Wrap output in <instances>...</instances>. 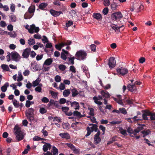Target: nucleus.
<instances>
[{"label": "nucleus", "instance_id": "nucleus-45", "mask_svg": "<svg viewBox=\"0 0 155 155\" xmlns=\"http://www.w3.org/2000/svg\"><path fill=\"white\" fill-rule=\"evenodd\" d=\"M23 79V77L21 74V72L20 73L19 72H18V76L17 81H22Z\"/></svg>", "mask_w": 155, "mask_h": 155}, {"label": "nucleus", "instance_id": "nucleus-55", "mask_svg": "<svg viewBox=\"0 0 155 155\" xmlns=\"http://www.w3.org/2000/svg\"><path fill=\"white\" fill-rule=\"evenodd\" d=\"M150 131L149 130H148L146 131L143 130L141 132V133L145 135H147L150 133Z\"/></svg>", "mask_w": 155, "mask_h": 155}, {"label": "nucleus", "instance_id": "nucleus-38", "mask_svg": "<svg viewBox=\"0 0 155 155\" xmlns=\"http://www.w3.org/2000/svg\"><path fill=\"white\" fill-rule=\"evenodd\" d=\"M28 41V44L30 45H32L35 44V41L34 39L30 38Z\"/></svg>", "mask_w": 155, "mask_h": 155}, {"label": "nucleus", "instance_id": "nucleus-39", "mask_svg": "<svg viewBox=\"0 0 155 155\" xmlns=\"http://www.w3.org/2000/svg\"><path fill=\"white\" fill-rule=\"evenodd\" d=\"M119 110L120 113V112L124 114H126L127 113V112L124 108H119Z\"/></svg>", "mask_w": 155, "mask_h": 155}, {"label": "nucleus", "instance_id": "nucleus-41", "mask_svg": "<svg viewBox=\"0 0 155 155\" xmlns=\"http://www.w3.org/2000/svg\"><path fill=\"white\" fill-rule=\"evenodd\" d=\"M73 24V22L72 21L70 20L68 21L67 22H66V27H67V28L66 30L68 29V28L70 26H71Z\"/></svg>", "mask_w": 155, "mask_h": 155}, {"label": "nucleus", "instance_id": "nucleus-25", "mask_svg": "<svg viewBox=\"0 0 155 155\" xmlns=\"http://www.w3.org/2000/svg\"><path fill=\"white\" fill-rule=\"evenodd\" d=\"M35 10V6L32 5L30 6L28 9V11L30 14L34 13Z\"/></svg>", "mask_w": 155, "mask_h": 155}, {"label": "nucleus", "instance_id": "nucleus-57", "mask_svg": "<svg viewBox=\"0 0 155 155\" xmlns=\"http://www.w3.org/2000/svg\"><path fill=\"white\" fill-rule=\"evenodd\" d=\"M61 58L64 60L65 61L67 59V57L64 52H61Z\"/></svg>", "mask_w": 155, "mask_h": 155}, {"label": "nucleus", "instance_id": "nucleus-23", "mask_svg": "<svg viewBox=\"0 0 155 155\" xmlns=\"http://www.w3.org/2000/svg\"><path fill=\"white\" fill-rule=\"evenodd\" d=\"M9 86V83L8 82H6L4 85L2 86L1 87V91L3 92H5L7 90V88Z\"/></svg>", "mask_w": 155, "mask_h": 155}, {"label": "nucleus", "instance_id": "nucleus-53", "mask_svg": "<svg viewBox=\"0 0 155 155\" xmlns=\"http://www.w3.org/2000/svg\"><path fill=\"white\" fill-rule=\"evenodd\" d=\"M127 132L130 134H134V131L130 127H129L127 128Z\"/></svg>", "mask_w": 155, "mask_h": 155}, {"label": "nucleus", "instance_id": "nucleus-9", "mask_svg": "<svg viewBox=\"0 0 155 155\" xmlns=\"http://www.w3.org/2000/svg\"><path fill=\"white\" fill-rule=\"evenodd\" d=\"M31 51L30 48H28L25 49L22 53V56L24 58H28L30 54Z\"/></svg>", "mask_w": 155, "mask_h": 155}, {"label": "nucleus", "instance_id": "nucleus-63", "mask_svg": "<svg viewBox=\"0 0 155 155\" xmlns=\"http://www.w3.org/2000/svg\"><path fill=\"white\" fill-rule=\"evenodd\" d=\"M65 145L70 148L72 150L75 147L73 144L71 143H66Z\"/></svg>", "mask_w": 155, "mask_h": 155}, {"label": "nucleus", "instance_id": "nucleus-58", "mask_svg": "<svg viewBox=\"0 0 155 155\" xmlns=\"http://www.w3.org/2000/svg\"><path fill=\"white\" fill-rule=\"evenodd\" d=\"M45 127H44L41 131V132L43 133L44 136H47L48 135V132L45 129Z\"/></svg>", "mask_w": 155, "mask_h": 155}, {"label": "nucleus", "instance_id": "nucleus-33", "mask_svg": "<svg viewBox=\"0 0 155 155\" xmlns=\"http://www.w3.org/2000/svg\"><path fill=\"white\" fill-rule=\"evenodd\" d=\"M117 137L116 136L113 137L110 139V140L108 141L107 144L109 145L112 143L114 142L117 141Z\"/></svg>", "mask_w": 155, "mask_h": 155}, {"label": "nucleus", "instance_id": "nucleus-3", "mask_svg": "<svg viewBox=\"0 0 155 155\" xmlns=\"http://www.w3.org/2000/svg\"><path fill=\"white\" fill-rule=\"evenodd\" d=\"M34 109L32 108H29L26 111V116L27 117V119L30 122L33 121L34 119Z\"/></svg>", "mask_w": 155, "mask_h": 155}, {"label": "nucleus", "instance_id": "nucleus-37", "mask_svg": "<svg viewBox=\"0 0 155 155\" xmlns=\"http://www.w3.org/2000/svg\"><path fill=\"white\" fill-rule=\"evenodd\" d=\"M33 15L32 16L29 13H26L24 15V18L25 19H29L31 18Z\"/></svg>", "mask_w": 155, "mask_h": 155}, {"label": "nucleus", "instance_id": "nucleus-35", "mask_svg": "<svg viewBox=\"0 0 155 155\" xmlns=\"http://www.w3.org/2000/svg\"><path fill=\"white\" fill-rule=\"evenodd\" d=\"M110 6L112 10H114L117 9V5L115 3L113 2L111 4Z\"/></svg>", "mask_w": 155, "mask_h": 155}, {"label": "nucleus", "instance_id": "nucleus-11", "mask_svg": "<svg viewBox=\"0 0 155 155\" xmlns=\"http://www.w3.org/2000/svg\"><path fill=\"white\" fill-rule=\"evenodd\" d=\"M50 13L54 17L59 16L61 14H63L61 11H57L53 9H51L50 10Z\"/></svg>", "mask_w": 155, "mask_h": 155}, {"label": "nucleus", "instance_id": "nucleus-52", "mask_svg": "<svg viewBox=\"0 0 155 155\" xmlns=\"http://www.w3.org/2000/svg\"><path fill=\"white\" fill-rule=\"evenodd\" d=\"M10 8L11 12H14L15 10V5L13 3L11 4L10 6Z\"/></svg>", "mask_w": 155, "mask_h": 155}, {"label": "nucleus", "instance_id": "nucleus-13", "mask_svg": "<svg viewBox=\"0 0 155 155\" xmlns=\"http://www.w3.org/2000/svg\"><path fill=\"white\" fill-rule=\"evenodd\" d=\"M93 17L98 21H100L102 18L101 15L99 13H94L92 15Z\"/></svg>", "mask_w": 155, "mask_h": 155}, {"label": "nucleus", "instance_id": "nucleus-54", "mask_svg": "<svg viewBox=\"0 0 155 155\" xmlns=\"http://www.w3.org/2000/svg\"><path fill=\"white\" fill-rule=\"evenodd\" d=\"M73 115L79 117L80 115H81V114L80 112L78 111L75 110L73 112Z\"/></svg>", "mask_w": 155, "mask_h": 155}, {"label": "nucleus", "instance_id": "nucleus-4", "mask_svg": "<svg viewBox=\"0 0 155 155\" xmlns=\"http://www.w3.org/2000/svg\"><path fill=\"white\" fill-rule=\"evenodd\" d=\"M111 19L113 20L116 21L123 18V16L120 12H117L113 13L111 15Z\"/></svg>", "mask_w": 155, "mask_h": 155}, {"label": "nucleus", "instance_id": "nucleus-59", "mask_svg": "<svg viewBox=\"0 0 155 155\" xmlns=\"http://www.w3.org/2000/svg\"><path fill=\"white\" fill-rule=\"evenodd\" d=\"M109 0H104V4L106 6H108L110 5Z\"/></svg>", "mask_w": 155, "mask_h": 155}, {"label": "nucleus", "instance_id": "nucleus-19", "mask_svg": "<svg viewBox=\"0 0 155 155\" xmlns=\"http://www.w3.org/2000/svg\"><path fill=\"white\" fill-rule=\"evenodd\" d=\"M124 26V25H122L121 26L118 27L116 25L113 24H111L110 25V26L112 28V29L114 30L115 31H120V29Z\"/></svg>", "mask_w": 155, "mask_h": 155}, {"label": "nucleus", "instance_id": "nucleus-36", "mask_svg": "<svg viewBox=\"0 0 155 155\" xmlns=\"http://www.w3.org/2000/svg\"><path fill=\"white\" fill-rule=\"evenodd\" d=\"M1 67L4 70L6 71H9V69L8 66L5 64H2L1 65Z\"/></svg>", "mask_w": 155, "mask_h": 155}, {"label": "nucleus", "instance_id": "nucleus-42", "mask_svg": "<svg viewBox=\"0 0 155 155\" xmlns=\"http://www.w3.org/2000/svg\"><path fill=\"white\" fill-rule=\"evenodd\" d=\"M97 127V124H95L93 126H92L90 128V129H91V130H93V132L94 131L95 132H97L98 130Z\"/></svg>", "mask_w": 155, "mask_h": 155}, {"label": "nucleus", "instance_id": "nucleus-61", "mask_svg": "<svg viewBox=\"0 0 155 155\" xmlns=\"http://www.w3.org/2000/svg\"><path fill=\"white\" fill-rule=\"evenodd\" d=\"M66 102V100L64 98H61L59 100V103L61 104H64Z\"/></svg>", "mask_w": 155, "mask_h": 155}, {"label": "nucleus", "instance_id": "nucleus-31", "mask_svg": "<svg viewBox=\"0 0 155 155\" xmlns=\"http://www.w3.org/2000/svg\"><path fill=\"white\" fill-rule=\"evenodd\" d=\"M70 93L69 89H66L63 92V95L64 97H67L70 94Z\"/></svg>", "mask_w": 155, "mask_h": 155}, {"label": "nucleus", "instance_id": "nucleus-12", "mask_svg": "<svg viewBox=\"0 0 155 155\" xmlns=\"http://www.w3.org/2000/svg\"><path fill=\"white\" fill-rule=\"evenodd\" d=\"M128 90L130 91L133 92L136 91L137 88L135 84L131 85L129 84L127 86Z\"/></svg>", "mask_w": 155, "mask_h": 155}, {"label": "nucleus", "instance_id": "nucleus-40", "mask_svg": "<svg viewBox=\"0 0 155 155\" xmlns=\"http://www.w3.org/2000/svg\"><path fill=\"white\" fill-rule=\"evenodd\" d=\"M58 68L61 71H64L66 68V67L64 65L60 64L58 66Z\"/></svg>", "mask_w": 155, "mask_h": 155}, {"label": "nucleus", "instance_id": "nucleus-6", "mask_svg": "<svg viewBox=\"0 0 155 155\" xmlns=\"http://www.w3.org/2000/svg\"><path fill=\"white\" fill-rule=\"evenodd\" d=\"M117 71L122 75H124L128 72V71L127 69L122 67L117 68Z\"/></svg>", "mask_w": 155, "mask_h": 155}, {"label": "nucleus", "instance_id": "nucleus-10", "mask_svg": "<svg viewBox=\"0 0 155 155\" xmlns=\"http://www.w3.org/2000/svg\"><path fill=\"white\" fill-rule=\"evenodd\" d=\"M38 33L39 31V28L38 27H35V25L33 24L30 26V28L29 30V32L31 34H33L34 32Z\"/></svg>", "mask_w": 155, "mask_h": 155}, {"label": "nucleus", "instance_id": "nucleus-24", "mask_svg": "<svg viewBox=\"0 0 155 155\" xmlns=\"http://www.w3.org/2000/svg\"><path fill=\"white\" fill-rule=\"evenodd\" d=\"M127 97L124 96L123 99V102L126 104H133V100L126 99Z\"/></svg>", "mask_w": 155, "mask_h": 155}, {"label": "nucleus", "instance_id": "nucleus-8", "mask_svg": "<svg viewBox=\"0 0 155 155\" xmlns=\"http://www.w3.org/2000/svg\"><path fill=\"white\" fill-rule=\"evenodd\" d=\"M100 135V131L99 130L97 131V134L94 135V143L96 145L99 144L101 141V139L99 137Z\"/></svg>", "mask_w": 155, "mask_h": 155}, {"label": "nucleus", "instance_id": "nucleus-56", "mask_svg": "<svg viewBox=\"0 0 155 155\" xmlns=\"http://www.w3.org/2000/svg\"><path fill=\"white\" fill-rule=\"evenodd\" d=\"M61 109L64 112L65 114V113L67 112V111L69 110V108L67 107H62Z\"/></svg>", "mask_w": 155, "mask_h": 155}, {"label": "nucleus", "instance_id": "nucleus-16", "mask_svg": "<svg viewBox=\"0 0 155 155\" xmlns=\"http://www.w3.org/2000/svg\"><path fill=\"white\" fill-rule=\"evenodd\" d=\"M51 148V145L49 143H46L43 147V150L44 152L47 151L48 149L50 150Z\"/></svg>", "mask_w": 155, "mask_h": 155}, {"label": "nucleus", "instance_id": "nucleus-43", "mask_svg": "<svg viewBox=\"0 0 155 155\" xmlns=\"http://www.w3.org/2000/svg\"><path fill=\"white\" fill-rule=\"evenodd\" d=\"M88 110H90L89 114L92 116H93L94 115V109L92 108H88Z\"/></svg>", "mask_w": 155, "mask_h": 155}, {"label": "nucleus", "instance_id": "nucleus-22", "mask_svg": "<svg viewBox=\"0 0 155 155\" xmlns=\"http://www.w3.org/2000/svg\"><path fill=\"white\" fill-rule=\"evenodd\" d=\"M52 47V45L51 43H47L45 45L44 49V51L46 52L47 54L48 53L49 51L47 49V48H51Z\"/></svg>", "mask_w": 155, "mask_h": 155}, {"label": "nucleus", "instance_id": "nucleus-29", "mask_svg": "<svg viewBox=\"0 0 155 155\" xmlns=\"http://www.w3.org/2000/svg\"><path fill=\"white\" fill-rule=\"evenodd\" d=\"M47 5L48 4L46 3H42L39 5L38 8L40 9L44 10Z\"/></svg>", "mask_w": 155, "mask_h": 155}, {"label": "nucleus", "instance_id": "nucleus-48", "mask_svg": "<svg viewBox=\"0 0 155 155\" xmlns=\"http://www.w3.org/2000/svg\"><path fill=\"white\" fill-rule=\"evenodd\" d=\"M54 80L56 82H60L61 80V77L59 75H56L55 77Z\"/></svg>", "mask_w": 155, "mask_h": 155}, {"label": "nucleus", "instance_id": "nucleus-64", "mask_svg": "<svg viewBox=\"0 0 155 155\" xmlns=\"http://www.w3.org/2000/svg\"><path fill=\"white\" fill-rule=\"evenodd\" d=\"M121 129L122 130H120V133L124 135L125 136L127 135V133L126 130H123L122 128H121Z\"/></svg>", "mask_w": 155, "mask_h": 155}, {"label": "nucleus", "instance_id": "nucleus-49", "mask_svg": "<svg viewBox=\"0 0 155 155\" xmlns=\"http://www.w3.org/2000/svg\"><path fill=\"white\" fill-rule=\"evenodd\" d=\"M8 34L11 37H15L16 36V34L15 32L10 31L8 32Z\"/></svg>", "mask_w": 155, "mask_h": 155}, {"label": "nucleus", "instance_id": "nucleus-32", "mask_svg": "<svg viewBox=\"0 0 155 155\" xmlns=\"http://www.w3.org/2000/svg\"><path fill=\"white\" fill-rule=\"evenodd\" d=\"M13 104L16 108L19 107L20 106L19 102L16 99H14L13 101Z\"/></svg>", "mask_w": 155, "mask_h": 155}, {"label": "nucleus", "instance_id": "nucleus-27", "mask_svg": "<svg viewBox=\"0 0 155 155\" xmlns=\"http://www.w3.org/2000/svg\"><path fill=\"white\" fill-rule=\"evenodd\" d=\"M40 81L41 79L39 78H38L35 81L33 82V86L34 87L37 86L39 84Z\"/></svg>", "mask_w": 155, "mask_h": 155}, {"label": "nucleus", "instance_id": "nucleus-50", "mask_svg": "<svg viewBox=\"0 0 155 155\" xmlns=\"http://www.w3.org/2000/svg\"><path fill=\"white\" fill-rule=\"evenodd\" d=\"M40 112L42 114H44L47 112L46 110L44 107H41L39 110Z\"/></svg>", "mask_w": 155, "mask_h": 155}, {"label": "nucleus", "instance_id": "nucleus-28", "mask_svg": "<svg viewBox=\"0 0 155 155\" xmlns=\"http://www.w3.org/2000/svg\"><path fill=\"white\" fill-rule=\"evenodd\" d=\"M93 99L94 100V103L99 105H101L102 104V103L101 101H98V98L96 96L93 97Z\"/></svg>", "mask_w": 155, "mask_h": 155}, {"label": "nucleus", "instance_id": "nucleus-20", "mask_svg": "<svg viewBox=\"0 0 155 155\" xmlns=\"http://www.w3.org/2000/svg\"><path fill=\"white\" fill-rule=\"evenodd\" d=\"M53 62L52 59L51 58H48L44 62V65L49 66Z\"/></svg>", "mask_w": 155, "mask_h": 155}, {"label": "nucleus", "instance_id": "nucleus-15", "mask_svg": "<svg viewBox=\"0 0 155 155\" xmlns=\"http://www.w3.org/2000/svg\"><path fill=\"white\" fill-rule=\"evenodd\" d=\"M59 135L62 138L69 139L70 138L69 134L67 133H61L59 134Z\"/></svg>", "mask_w": 155, "mask_h": 155}, {"label": "nucleus", "instance_id": "nucleus-51", "mask_svg": "<svg viewBox=\"0 0 155 155\" xmlns=\"http://www.w3.org/2000/svg\"><path fill=\"white\" fill-rule=\"evenodd\" d=\"M63 127L64 129H66L69 128V124L68 123H63L62 124Z\"/></svg>", "mask_w": 155, "mask_h": 155}, {"label": "nucleus", "instance_id": "nucleus-47", "mask_svg": "<svg viewBox=\"0 0 155 155\" xmlns=\"http://www.w3.org/2000/svg\"><path fill=\"white\" fill-rule=\"evenodd\" d=\"M138 125L140 126L138 127L137 128L140 131L143 130L144 129L143 127H145L146 126L145 124H138Z\"/></svg>", "mask_w": 155, "mask_h": 155}, {"label": "nucleus", "instance_id": "nucleus-1", "mask_svg": "<svg viewBox=\"0 0 155 155\" xmlns=\"http://www.w3.org/2000/svg\"><path fill=\"white\" fill-rule=\"evenodd\" d=\"M14 130L17 141L19 142L22 140L24 138V135L23 132L21 131V127L15 125Z\"/></svg>", "mask_w": 155, "mask_h": 155}, {"label": "nucleus", "instance_id": "nucleus-60", "mask_svg": "<svg viewBox=\"0 0 155 155\" xmlns=\"http://www.w3.org/2000/svg\"><path fill=\"white\" fill-rule=\"evenodd\" d=\"M109 11V9L108 8L106 7L104 8L102 12L104 15H107Z\"/></svg>", "mask_w": 155, "mask_h": 155}, {"label": "nucleus", "instance_id": "nucleus-34", "mask_svg": "<svg viewBox=\"0 0 155 155\" xmlns=\"http://www.w3.org/2000/svg\"><path fill=\"white\" fill-rule=\"evenodd\" d=\"M86 130L87 131V133L85 136L86 137H87L91 134V132H93V130H92L89 127H87Z\"/></svg>", "mask_w": 155, "mask_h": 155}, {"label": "nucleus", "instance_id": "nucleus-14", "mask_svg": "<svg viewBox=\"0 0 155 155\" xmlns=\"http://www.w3.org/2000/svg\"><path fill=\"white\" fill-rule=\"evenodd\" d=\"M101 94L103 97L104 98H108L110 97V95L107 91H104V90H102L101 91Z\"/></svg>", "mask_w": 155, "mask_h": 155}, {"label": "nucleus", "instance_id": "nucleus-21", "mask_svg": "<svg viewBox=\"0 0 155 155\" xmlns=\"http://www.w3.org/2000/svg\"><path fill=\"white\" fill-rule=\"evenodd\" d=\"M117 97L118 99L117 102L122 106H124V104L123 101V99H122L121 95H117Z\"/></svg>", "mask_w": 155, "mask_h": 155}, {"label": "nucleus", "instance_id": "nucleus-44", "mask_svg": "<svg viewBox=\"0 0 155 155\" xmlns=\"http://www.w3.org/2000/svg\"><path fill=\"white\" fill-rule=\"evenodd\" d=\"M68 61L69 62H70L71 63V64L72 65H73L74 64V60L75 58H75L74 57H70L68 58Z\"/></svg>", "mask_w": 155, "mask_h": 155}, {"label": "nucleus", "instance_id": "nucleus-62", "mask_svg": "<svg viewBox=\"0 0 155 155\" xmlns=\"http://www.w3.org/2000/svg\"><path fill=\"white\" fill-rule=\"evenodd\" d=\"M51 94L54 98H56L57 97V94L53 91H51L50 92Z\"/></svg>", "mask_w": 155, "mask_h": 155}, {"label": "nucleus", "instance_id": "nucleus-46", "mask_svg": "<svg viewBox=\"0 0 155 155\" xmlns=\"http://www.w3.org/2000/svg\"><path fill=\"white\" fill-rule=\"evenodd\" d=\"M74 153L75 154H79L80 153V150L79 149H76L75 147L72 150Z\"/></svg>", "mask_w": 155, "mask_h": 155}, {"label": "nucleus", "instance_id": "nucleus-5", "mask_svg": "<svg viewBox=\"0 0 155 155\" xmlns=\"http://www.w3.org/2000/svg\"><path fill=\"white\" fill-rule=\"evenodd\" d=\"M107 64L110 69H112L116 65V62L115 58L113 57H110L109 59Z\"/></svg>", "mask_w": 155, "mask_h": 155}, {"label": "nucleus", "instance_id": "nucleus-30", "mask_svg": "<svg viewBox=\"0 0 155 155\" xmlns=\"http://www.w3.org/2000/svg\"><path fill=\"white\" fill-rule=\"evenodd\" d=\"M58 150L55 147H53L52 150L51 151V152L53 153L52 155H58Z\"/></svg>", "mask_w": 155, "mask_h": 155}, {"label": "nucleus", "instance_id": "nucleus-17", "mask_svg": "<svg viewBox=\"0 0 155 155\" xmlns=\"http://www.w3.org/2000/svg\"><path fill=\"white\" fill-rule=\"evenodd\" d=\"M71 107H75V110H78L79 109L80 106L79 103L77 101H74L72 102L71 104Z\"/></svg>", "mask_w": 155, "mask_h": 155}, {"label": "nucleus", "instance_id": "nucleus-18", "mask_svg": "<svg viewBox=\"0 0 155 155\" xmlns=\"http://www.w3.org/2000/svg\"><path fill=\"white\" fill-rule=\"evenodd\" d=\"M71 91L72 93V97H76L79 94V93L75 88H73L72 89H71Z\"/></svg>", "mask_w": 155, "mask_h": 155}, {"label": "nucleus", "instance_id": "nucleus-7", "mask_svg": "<svg viewBox=\"0 0 155 155\" xmlns=\"http://www.w3.org/2000/svg\"><path fill=\"white\" fill-rule=\"evenodd\" d=\"M11 54L12 59L15 61H18L21 58L20 56L16 52H12Z\"/></svg>", "mask_w": 155, "mask_h": 155}, {"label": "nucleus", "instance_id": "nucleus-26", "mask_svg": "<svg viewBox=\"0 0 155 155\" xmlns=\"http://www.w3.org/2000/svg\"><path fill=\"white\" fill-rule=\"evenodd\" d=\"M11 15L9 16V17L12 21L15 22L16 21V17L13 13H11Z\"/></svg>", "mask_w": 155, "mask_h": 155}, {"label": "nucleus", "instance_id": "nucleus-2", "mask_svg": "<svg viewBox=\"0 0 155 155\" xmlns=\"http://www.w3.org/2000/svg\"><path fill=\"white\" fill-rule=\"evenodd\" d=\"M87 54L86 51L80 50L77 52L75 54V59L78 60H84L86 59Z\"/></svg>", "mask_w": 155, "mask_h": 155}]
</instances>
